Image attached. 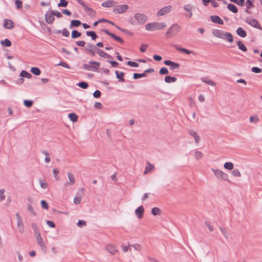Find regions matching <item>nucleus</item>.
I'll return each mask as SVG.
<instances>
[{
	"instance_id": "obj_6",
	"label": "nucleus",
	"mask_w": 262,
	"mask_h": 262,
	"mask_svg": "<svg viewBox=\"0 0 262 262\" xmlns=\"http://www.w3.org/2000/svg\"><path fill=\"white\" fill-rule=\"evenodd\" d=\"M101 31L104 32L107 35L111 36L113 39H114L115 41L119 42L120 44H121V45L124 44V40L120 36H118L115 35V34L110 32L107 29H102Z\"/></svg>"
},
{
	"instance_id": "obj_3",
	"label": "nucleus",
	"mask_w": 262,
	"mask_h": 262,
	"mask_svg": "<svg viewBox=\"0 0 262 262\" xmlns=\"http://www.w3.org/2000/svg\"><path fill=\"white\" fill-rule=\"evenodd\" d=\"M181 27L177 24H172L165 34L166 38H170L174 36L180 30Z\"/></svg>"
},
{
	"instance_id": "obj_41",
	"label": "nucleus",
	"mask_w": 262,
	"mask_h": 262,
	"mask_svg": "<svg viewBox=\"0 0 262 262\" xmlns=\"http://www.w3.org/2000/svg\"><path fill=\"white\" fill-rule=\"evenodd\" d=\"M161 210H160V208H158V207H154L152 208L151 209V214L153 215H160L161 214Z\"/></svg>"
},
{
	"instance_id": "obj_38",
	"label": "nucleus",
	"mask_w": 262,
	"mask_h": 262,
	"mask_svg": "<svg viewBox=\"0 0 262 262\" xmlns=\"http://www.w3.org/2000/svg\"><path fill=\"white\" fill-rule=\"evenodd\" d=\"M147 163L148 164V166H146L145 167L144 171V174L149 172L154 168V165L153 164L150 163L149 162H147Z\"/></svg>"
},
{
	"instance_id": "obj_42",
	"label": "nucleus",
	"mask_w": 262,
	"mask_h": 262,
	"mask_svg": "<svg viewBox=\"0 0 262 262\" xmlns=\"http://www.w3.org/2000/svg\"><path fill=\"white\" fill-rule=\"evenodd\" d=\"M23 103L26 107L30 108L32 106L33 104V101L31 100L26 99L24 100Z\"/></svg>"
},
{
	"instance_id": "obj_51",
	"label": "nucleus",
	"mask_w": 262,
	"mask_h": 262,
	"mask_svg": "<svg viewBox=\"0 0 262 262\" xmlns=\"http://www.w3.org/2000/svg\"><path fill=\"white\" fill-rule=\"evenodd\" d=\"M126 64L127 66H129L131 67H139V63L137 62L132 61H128L126 62Z\"/></svg>"
},
{
	"instance_id": "obj_52",
	"label": "nucleus",
	"mask_w": 262,
	"mask_h": 262,
	"mask_svg": "<svg viewBox=\"0 0 262 262\" xmlns=\"http://www.w3.org/2000/svg\"><path fill=\"white\" fill-rule=\"evenodd\" d=\"M251 71L253 73L258 74L262 72V69H260L256 67H254L251 68Z\"/></svg>"
},
{
	"instance_id": "obj_55",
	"label": "nucleus",
	"mask_w": 262,
	"mask_h": 262,
	"mask_svg": "<svg viewBox=\"0 0 262 262\" xmlns=\"http://www.w3.org/2000/svg\"><path fill=\"white\" fill-rule=\"evenodd\" d=\"M27 209L29 210V211L34 216H36V212H35V211L34 210V209L33 208V207L30 205V204H28V207H27Z\"/></svg>"
},
{
	"instance_id": "obj_13",
	"label": "nucleus",
	"mask_w": 262,
	"mask_h": 262,
	"mask_svg": "<svg viewBox=\"0 0 262 262\" xmlns=\"http://www.w3.org/2000/svg\"><path fill=\"white\" fill-rule=\"evenodd\" d=\"M171 8V6H166L163 7L158 11L157 15L158 16L164 15V14L170 12Z\"/></svg>"
},
{
	"instance_id": "obj_61",
	"label": "nucleus",
	"mask_w": 262,
	"mask_h": 262,
	"mask_svg": "<svg viewBox=\"0 0 262 262\" xmlns=\"http://www.w3.org/2000/svg\"><path fill=\"white\" fill-rule=\"evenodd\" d=\"M86 224V222L83 220H79L77 223V225L79 227H82L85 226Z\"/></svg>"
},
{
	"instance_id": "obj_4",
	"label": "nucleus",
	"mask_w": 262,
	"mask_h": 262,
	"mask_svg": "<svg viewBox=\"0 0 262 262\" xmlns=\"http://www.w3.org/2000/svg\"><path fill=\"white\" fill-rule=\"evenodd\" d=\"M134 18L140 25L145 24L148 20L147 16L143 13H137L134 14Z\"/></svg>"
},
{
	"instance_id": "obj_56",
	"label": "nucleus",
	"mask_w": 262,
	"mask_h": 262,
	"mask_svg": "<svg viewBox=\"0 0 262 262\" xmlns=\"http://www.w3.org/2000/svg\"><path fill=\"white\" fill-rule=\"evenodd\" d=\"M96 48H97L96 46L95 45H93L90 43H88L86 44V47H85L84 49L86 51V49H90V50H93V49H94L95 50Z\"/></svg>"
},
{
	"instance_id": "obj_12",
	"label": "nucleus",
	"mask_w": 262,
	"mask_h": 262,
	"mask_svg": "<svg viewBox=\"0 0 262 262\" xmlns=\"http://www.w3.org/2000/svg\"><path fill=\"white\" fill-rule=\"evenodd\" d=\"M14 23L11 20L6 18L4 20L3 26L5 28L12 29L14 27Z\"/></svg>"
},
{
	"instance_id": "obj_8",
	"label": "nucleus",
	"mask_w": 262,
	"mask_h": 262,
	"mask_svg": "<svg viewBox=\"0 0 262 262\" xmlns=\"http://www.w3.org/2000/svg\"><path fill=\"white\" fill-rule=\"evenodd\" d=\"M45 20L48 24H52L54 20L55 17L53 14L52 10H49L45 14Z\"/></svg>"
},
{
	"instance_id": "obj_9",
	"label": "nucleus",
	"mask_w": 262,
	"mask_h": 262,
	"mask_svg": "<svg viewBox=\"0 0 262 262\" xmlns=\"http://www.w3.org/2000/svg\"><path fill=\"white\" fill-rule=\"evenodd\" d=\"M164 64L169 66L171 70L178 69L180 67V64L179 63L173 62L170 60H166L164 61Z\"/></svg>"
},
{
	"instance_id": "obj_14",
	"label": "nucleus",
	"mask_w": 262,
	"mask_h": 262,
	"mask_svg": "<svg viewBox=\"0 0 262 262\" xmlns=\"http://www.w3.org/2000/svg\"><path fill=\"white\" fill-rule=\"evenodd\" d=\"M144 212V208L143 206H140L135 210V213L138 218L141 219L143 218Z\"/></svg>"
},
{
	"instance_id": "obj_19",
	"label": "nucleus",
	"mask_w": 262,
	"mask_h": 262,
	"mask_svg": "<svg viewBox=\"0 0 262 262\" xmlns=\"http://www.w3.org/2000/svg\"><path fill=\"white\" fill-rule=\"evenodd\" d=\"M16 219H17V226L18 228H21V230H24V224L21 220V218L19 215L18 212L16 213L15 214Z\"/></svg>"
},
{
	"instance_id": "obj_53",
	"label": "nucleus",
	"mask_w": 262,
	"mask_h": 262,
	"mask_svg": "<svg viewBox=\"0 0 262 262\" xmlns=\"http://www.w3.org/2000/svg\"><path fill=\"white\" fill-rule=\"evenodd\" d=\"M57 66L63 67L65 68H67L68 69H70V66L66 62L61 61L60 62L57 64Z\"/></svg>"
},
{
	"instance_id": "obj_36",
	"label": "nucleus",
	"mask_w": 262,
	"mask_h": 262,
	"mask_svg": "<svg viewBox=\"0 0 262 262\" xmlns=\"http://www.w3.org/2000/svg\"><path fill=\"white\" fill-rule=\"evenodd\" d=\"M81 36V33L76 30H73L72 31L71 37L73 39L78 38Z\"/></svg>"
},
{
	"instance_id": "obj_10",
	"label": "nucleus",
	"mask_w": 262,
	"mask_h": 262,
	"mask_svg": "<svg viewBox=\"0 0 262 262\" xmlns=\"http://www.w3.org/2000/svg\"><path fill=\"white\" fill-rule=\"evenodd\" d=\"M127 5H121L118 6L117 7L114 8L113 12L116 14H120L125 12L128 9Z\"/></svg>"
},
{
	"instance_id": "obj_63",
	"label": "nucleus",
	"mask_w": 262,
	"mask_h": 262,
	"mask_svg": "<svg viewBox=\"0 0 262 262\" xmlns=\"http://www.w3.org/2000/svg\"><path fill=\"white\" fill-rule=\"evenodd\" d=\"M61 33L65 37H69L70 36V32L66 28H64L62 30Z\"/></svg>"
},
{
	"instance_id": "obj_62",
	"label": "nucleus",
	"mask_w": 262,
	"mask_h": 262,
	"mask_svg": "<svg viewBox=\"0 0 262 262\" xmlns=\"http://www.w3.org/2000/svg\"><path fill=\"white\" fill-rule=\"evenodd\" d=\"M232 174L233 176L235 177H240L241 176V173L237 169H234L232 171Z\"/></svg>"
},
{
	"instance_id": "obj_33",
	"label": "nucleus",
	"mask_w": 262,
	"mask_h": 262,
	"mask_svg": "<svg viewBox=\"0 0 262 262\" xmlns=\"http://www.w3.org/2000/svg\"><path fill=\"white\" fill-rule=\"evenodd\" d=\"M30 72L36 76H39L41 74V70L38 67H32Z\"/></svg>"
},
{
	"instance_id": "obj_35",
	"label": "nucleus",
	"mask_w": 262,
	"mask_h": 262,
	"mask_svg": "<svg viewBox=\"0 0 262 262\" xmlns=\"http://www.w3.org/2000/svg\"><path fill=\"white\" fill-rule=\"evenodd\" d=\"M76 85L83 89H86L89 87L88 83L84 81L79 82Z\"/></svg>"
},
{
	"instance_id": "obj_26",
	"label": "nucleus",
	"mask_w": 262,
	"mask_h": 262,
	"mask_svg": "<svg viewBox=\"0 0 262 262\" xmlns=\"http://www.w3.org/2000/svg\"><path fill=\"white\" fill-rule=\"evenodd\" d=\"M114 4H116L117 2H114L113 1L109 0V1H107L103 2L101 4V5L102 7L108 8V7H111L113 6L114 5Z\"/></svg>"
},
{
	"instance_id": "obj_45",
	"label": "nucleus",
	"mask_w": 262,
	"mask_h": 262,
	"mask_svg": "<svg viewBox=\"0 0 262 262\" xmlns=\"http://www.w3.org/2000/svg\"><path fill=\"white\" fill-rule=\"evenodd\" d=\"M95 52L101 57L104 58L105 56V55L107 53L105 52L103 50H101L99 48H96L95 49Z\"/></svg>"
},
{
	"instance_id": "obj_50",
	"label": "nucleus",
	"mask_w": 262,
	"mask_h": 262,
	"mask_svg": "<svg viewBox=\"0 0 262 262\" xmlns=\"http://www.w3.org/2000/svg\"><path fill=\"white\" fill-rule=\"evenodd\" d=\"M40 204H41V207L43 209H45L46 210L48 209V208H49L48 203H47V202L46 200H41Z\"/></svg>"
},
{
	"instance_id": "obj_1",
	"label": "nucleus",
	"mask_w": 262,
	"mask_h": 262,
	"mask_svg": "<svg viewBox=\"0 0 262 262\" xmlns=\"http://www.w3.org/2000/svg\"><path fill=\"white\" fill-rule=\"evenodd\" d=\"M212 34L215 37L226 40L229 42H232L234 40L233 36L230 32H224L219 29H213L212 30Z\"/></svg>"
},
{
	"instance_id": "obj_17",
	"label": "nucleus",
	"mask_w": 262,
	"mask_h": 262,
	"mask_svg": "<svg viewBox=\"0 0 262 262\" xmlns=\"http://www.w3.org/2000/svg\"><path fill=\"white\" fill-rule=\"evenodd\" d=\"M211 21L215 24H218L219 25H223V20L217 15H211L210 16Z\"/></svg>"
},
{
	"instance_id": "obj_21",
	"label": "nucleus",
	"mask_w": 262,
	"mask_h": 262,
	"mask_svg": "<svg viewBox=\"0 0 262 262\" xmlns=\"http://www.w3.org/2000/svg\"><path fill=\"white\" fill-rule=\"evenodd\" d=\"M189 134L191 136L193 137L196 143H199L200 141V137L198 135L197 133L193 130H190Z\"/></svg>"
},
{
	"instance_id": "obj_11",
	"label": "nucleus",
	"mask_w": 262,
	"mask_h": 262,
	"mask_svg": "<svg viewBox=\"0 0 262 262\" xmlns=\"http://www.w3.org/2000/svg\"><path fill=\"white\" fill-rule=\"evenodd\" d=\"M173 46L175 48V49L177 51L181 52H182L183 53H185L186 54L189 55V54H193V55H195V53L193 51H191V50H188L187 49H185V48L181 47H179L177 45H173Z\"/></svg>"
},
{
	"instance_id": "obj_40",
	"label": "nucleus",
	"mask_w": 262,
	"mask_h": 262,
	"mask_svg": "<svg viewBox=\"0 0 262 262\" xmlns=\"http://www.w3.org/2000/svg\"><path fill=\"white\" fill-rule=\"evenodd\" d=\"M145 77H146V75H145V73H144V72L142 73H135L133 74V78L134 79H137Z\"/></svg>"
},
{
	"instance_id": "obj_49",
	"label": "nucleus",
	"mask_w": 262,
	"mask_h": 262,
	"mask_svg": "<svg viewBox=\"0 0 262 262\" xmlns=\"http://www.w3.org/2000/svg\"><path fill=\"white\" fill-rule=\"evenodd\" d=\"M37 242L38 244L39 245L40 247H43L44 245H45V243L44 242L42 238L41 237V236L40 237H36Z\"/></svg>"
},
{
	"instance_id": "obj_27",
	"label": "nucleus",
	"mask_w": 262,
	"mask_h": 262,
	"mask_svg": "<svg viewBox=\"0 0 262 262\" xmlns=\"http://www.w3.org/2000/svg\"><path fill=\"white\" fill-rule=\"evenodd\" d=\"M68 118L73 122H76L78 119V116L75 113H70L68 114Z\"/></svg>"
},
{
	"instance_id": "obj_16",
	"label": "nucleus",
	"mask_w": 262,
	"mask_h": 262,
	"mask_svg": "<svg viewBox=\"0 0 262 262\" xmlns=\"http://www.w3.org/2000/svg\"><path fill=\"white\" fill-rule=\"evenodd\" d=\"M83 8H84V11L86 12L87 14L90 16L93 17L95 16V15H96V11L93 9L92 8L88 7L86 5H85V7H83Z\"/></svg>"
},
{
	"instance_id": "obj_29",
	"label": "nucleus",
	"mask_w": 262,
	"mask_h": 262,
	"mask_svg": "<svg viewBox=\"0 0 262 262\" xmlns=\"http://www.w3.org/2000/svg\"><path fill=\"white\" fill-rule=\"evenodd\" d=\"M177 80V78L176 77H171L169 75H167L164 77V81L166 83L174 82Z\"/></svg>"
},
{
	"instance_id": "obj_64",
	"label": "nucleus",
	"mask_w": 262,
	"mask_h": 262,
	"mask_svg": "<svg viewBox=\"0 0 262 262\" xmlns=\"http://www.w3.org/2000/svg\"><path fill=\"white\" fill-rule=\"evenodd\" d=\"M202 153L199 151H196L195 152V157L196 159L200 160L202 157Z\"/></svg>"
},
{
	"instance_id": "obj_24",
	"label": "nucleus",
	"mask_w": 262,
	"mask_h": 262,
	"mask_svg": "<svg viewBox=\"0 0 262 262\" xmlns=\"http://www.w3.org/2000/svg\"><path fill=\"white\" fill-rule=\"evenodd\" d=\"M106 250L111 254H115L117 251V249L116 247L111 245L106 246Z\"/></svg>"
},
{
	"instance_id": "obj_20",
	"label": "nucleus",
	"mask_w": 262,
	"mask_h": 262,
	"mask_svg": "<svg viewBox=\"0 0 262 262\" xmlns=\"http://www.w3.org/2000/svg\"><path fill=\"white\" fill-rule=\"evenodd\" d=\"M31 227H32V229L34 231V235H35V237H40L41 236V234L39 232V228L38 227L37 225L35 223H33L31 224Z\"/></svg>"
},
{
	"instance_id": "obj_30",
	"label": "nucleus",
	"mask_w": 262,
	"mask_h": 262,
	"mask_svg": "<svg viewBox=\"0 0 262 262\" xmlns=\"http://www.w3.org/2000/svg\"><path fill=\"white\" fill-rule=\"evenodd\" d=\"M89 63L91 64V69H93L94 71L96 70L99 67L100 63L96 61H90Z\"/></svg>"
},
{
	"instance_id": "obj_15",
	"label": "nucleus",
	"mask_w": 262,
	"mask_h": 262,
	"mask_svg": "<svg viewBox=\"0 0 262 262\" xmlns=\"http://www.w3.org/2000/svg\"><path fill=\"white\" fill-rule=\"evenodd\" d=\"M115 73L116 76V78L118 80L119 82H125V79L124 78L125 73L123 72H119V71L116 70Z\"/></svg>"
},
{
	"instance_id": "obj_7",
	"label": "nucleus",
	"mask_w": 262,
	"mask_h": 262,
	"mask_svg": "<svg viewBox=\"0 0 262 262\" xmlns=\"http://www.w3.org/2000/svg\"><path fill=\"white\" fill-rule=\"evenodd\" d=\"M246 21L247 24L252 26L253 27H254L259 30H262L261 26L256 19L251 18L250 17H248L246 18Z\"/></svg>"
},
{
	"instance_id": "obj_22",
	"label": "nucleus",
	"mask_w": 262,
	"mask_h": 262,
	"mask_svg": "<svg viewBox=\"0 0 262 262\" xmlns=\"http://www.w3.org/2000/svg\"><path fill=\"white\" fill-rule=\"evenodd\" d=\"M236 34L240 37L244 38L247 36L246 31L243 29L242 27H238L236 31Z\"/></svg>"
},
{
	"instance_id": "obj_2",
	"label": "nucleus",
	"mask_w": 262,
	"mask_h": 262,
	"mask_svg": "<svg viewBox=\"0 0 262 262\" xmlns=\"http://www.w3.org/2000/svg\"><path fill=\"white\" fill-rule=\"evenodd\" d=\"M166 26V25L165 23H151L147 24L145 26V28L147 31H153L162 30Z\"/></svg>"
},
{
	"instance_id": "obj_58",
	"label": "nucleus",
	"mask_w": 262,
	"mask_h": 262,
	"mask_svg": "<svg viewBox=\"0 0 262 262\" xmlns=\"http://www.w3.org/2000/svg\"><path fill=\"white\" fill-rule=\"evenodd\" d=\"M84 188H80L78 190L75 196H83L84 195Z\"/></svg>"
},
{
	"instance_id": "obj_43",
	"label": "nucleus",
	"mask_w": 262,
	"mask_h": 262,
	"mask_svg": "<svg viewBox=\"0 0 262 262\" xmlns=\"http://www.w3.org/2000/svg\"><path fill=\"white\" fill-rule=\"evenodd\" d=\"M224 167L225 168L228 170H232L233 169L234 165L232 162H227L225 163L224 165Z\"/></svg>"
},
{
	"instance_id": "obj_34",
	"label": "nucleus",
	"mask_w": 262,
	"mask_h": 262,
	"mask_svg": "<svg viewBox=\"0 0 262 262\" xmlns=\"http://www.w3.org/2000/svg\"><path fill=\"white\" fill-rule=\"evenodd\" d=\"M20 76L21 77H26L27 78H31L32 76V75L25 70H22L20 73Z\"/></svg>"
},
{
	"instance_id": "obj_47",
	"label": "nucleus",
	"mask_w": 262,
	"mask_h": 262,
	"mask_svg": "<svg viewBox=\"0 0 262 262\" xmlns=\"http://www.w3.org/2000/svg\"><path fill=\"white\" fill-rule=\"evenodd\" d=\"M68 4V1L67 0H60L59 3L57 6L58 7H66Z\"/></svg>"
},
{
	"instance_id": "obj_46",
	"label": "nucleus",
	"mask_w": 262,
	"mask_h": 262,
	"mask_svg": "<svg viewBox=\"0 0 262 262\" xmlns=\"http://www.w3.org/2000/svg\"><path fill=\"white\" fill-rule=\"evenodd\" d=\"M16 8L21 9L23 8V1L21 0H15Z\"/></svg>"
},
{
	"instance_id": "obj_48",
	"label": "nucleus",
	"mask_w": 262,
	"mask_h": 262,
	"mask_svg": "<svg viewBox=\"0 0 262 262\" xmlns=\"http://www.w3.org/2000/svg\"><path fill=\"white\" fill-rule=\"evenodd\" d=\"M159 73L160 75H164L168 74L169 73V71L167 68L162 67L160 69Z\"/></svg>"
},
{
	"instance_id": "obj_54",
	"label": "nucleus",
	"mask_w": 262,
	"mask_h": 262,
	"mask_svg": "<svg viewBox=\"0 0 262 262\" xmlns=\"http://www.w3.org/2000/svg\"><path fill=\"white\" fill-rule=\"evenodd\" d=\"M106 61L109 62L113 67H117L119 65V63L115 60H107Z\"/></svg>"
},
{
	"instance_id": "obj_18",
	"label": "nucleus",
	"mask_w": 262,
	"mask_h": 262,
	"mask_svg": "<svg viewBox=\"0 0 262 262\" xmlns=\"http://www.w3.org/2000/svg\"><path fill=\"white\" fill-rule=\"evenodd\" d=\"M194 8V6H190V5L187 4L185 5L183 7L184 9L188 13L186 14V17H188L189 18H191L192 16V13L191 12L192 8Z\"/></svg>"
},
{
	"instance_id": "obj_28",
	"label": "nucleus",
	"mask_w": 262,
	"mask_h": 262,
	"mask_svg": "<svg viewBox=\"0 0 262 262\" xmlns=\"http://www.w3.org/2000/svg\"><path fill=\"white\" fill-rule=\"evenodd\" d=\"M227 8L229 11H231L233 13H236L238 12V11L236 6H235L234 5L231 3L228 4Z\"/></svg>"
},
{
	"instance_id": "obj_5",
	"label": "nucleus",
	"mask_w": 262,
	"mask_h": 262,
	"mask_svg": "<svg viewBox=\"0 0 262 262\" xmlns=\"http://www.w3.org/2000/svg\"><path fill=\"white\" fill-rule=\"evenodd\" d=\"M212 170L214 172L215 176L219 179L230 182V181L228 180V176L227 173H224L219 169H212Z\"/></svg>"
},
{
	"instance_id": "obj_31",
	"label": "nucleus",
	"mask_w": 262,
	"mask_h": 262,
	"mask_svg": "<svg viewBox=\"0 0 262 262\" xmlns=\"http://www.w3.org/2000/svg\"><path fill=\"white\" fill-rule=\"evenodd\" d=\"M236 45L238 46V48L243 52H246L247 51V47L244 45L241 40L236 41Z\"/></svg>"
},
{
	"instance_id": "obj_60",
	"label": "nucleus",
	"mask_w": 262,
	"mask_h": 262,
	"mask_svg": "<svg viewBox=\"0 0 262 262\" xmlns=\"http://www.w3.org/2000/svg\"><path fill=\"white\" fill-rule=\"evenodd\" d=\"M47 225L51 227V228H54L56 227V224H55V223L54 222H53L52 221H51V220H48L47 221Z\"/></svg>"
},
{
	"instance_id": "obj_32",
	"label": "nucleus",
	"mask_w": 262,
	"mask_h": 262,
	"mask_svg": "<svg viewBox=\"0 0 262 262\" xmlns=\"http://www.w3.org/2000/svg\"><path fill=\"white\" fill-rule=\"evenodd\" d=\"M1 44L3 47H9L12 45L11 41L8 38L1 41Z\"/></svg>"
},
{
	"instance_id": "obj_39",
	"label": "nucleus",
	"mask_w": 262,
	"mask_h": 262,
	"mask_svg": "<svg viewBox=\"0 0 262 262\" xmlns=\"http://www.w3.org/2000/svg\"><path fill=\"white\" fill-rule=\"evenodd\" d=\"M68 176L69 180V182H68V183L71 185L74 184L75 183V180L74 175L72 173L68 172Z\"/></svg>"
},
{
	"instance_id": "obj_59",
	"label": "nucleus",
	"mask_w": 262,
	"mask_h": 262,
	"mask_svg": "<svg viewBox=\"0 0 262 262\" xmlns=\"http://www.w3.org/2000/svg\"><path fill=\"white\" fill-rule=\"evenodd\" d=\"M250 122L257 123L259 121V119L257 116H251L249 118Z\"/></svg>"
},
{
	"instance_id": "obj_23",
	"label": "nucleus",
	"mask_w": 262,
	"mask_h": 262,
	"mask_svg": "<svg viewBox=\"0 0 262 262\" xmlns=\"http://www.w3.org/2000/svg\"><path fill=\"white\" fill-rule=\"evenodd\" d=\"M82 24L80 20L78 19H73L71 20L69 28L72 29L74 27H78Z\"/></svg>"
},
{
	"instance_id": "obj_25",
	"label": "nucleus",
	"mask_w": 262,
	"mask_h": 262,
	"mask_svg": "<svg viewBox=\"0 0 262 262\" xmlns=\"http://www.w3.org/2000/svg\"><path fill=\"white\" fill-rule=\"evenodd\" d=\"M86 35L88 36L91 37V39L93 40H95L98 37V36L97 35L96 32L94 31H88L86 32Z\"/></svg>"
},
{
	"instance_id": "obj_57",
	"label": "nucleus",
	"mask_w": 262,
	"mask_h": 262,
	"mask_svg": "<svg viewBox=\"0 0 262 262\" xmlns=\"http://www.w3.org/2000/svg\"><path fill=\"white\" fill-rule=\"evenodd\" d=\"M93 95L94 98H99L101 97V92L99 90H96L95 91Z\"/></svg>"
},
{
	"instance_id": "obj_44",
	"label": "nucleus",
	"mask_w": 262,
	"mask_h": 262,
	"mask_svg": "<svg viewBox=\"0 0 262 262\" xmlns=\"http://www.w3.org/2000/svg\"><path fill=\"white\" fill-rule=\"evenodd\" d=\"M117 29L118 30H119V31H121V32H122L123 33H125L127 35H130V36H133L134 35V33L133 32H130V31H128L127 29L121 28L120 27H117Z\"/></svg>"
},
{
	"instance_id": "obj_37",
	"label": "nucleus",
	"mask_w": 262,
	"mask_h": 262,
	"mask_svg": "<svg viewBox=\"0 0 262 262\" xmlns=\"http://www.w3.org/2000/svg\"><path fill=\"white\" fill-rule=\"evenodd\" d=\"M254 0H247L245 4L246 6V8L247 9H250L251 8H253L255 7L254 5Z\"/></svg>"
}]
</instances>
